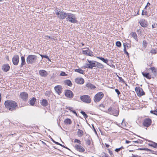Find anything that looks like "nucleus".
Segmentation results:
<instances>
[{"mask_svg":"<svg viewBox=\"0 0 157 157\" xmlns=\"http://www.w3.org/2000/svg\"><path fill=\"white\" fill-rule=\"evenodd\" d=\"M4 105L6 108L10 111H14L18 108L17 103L14 101L6 100L5 101Z\"/></svg>","mask_w":157,"mask_h":157,"instance_id":"f257e3e1","label":"nucleus"},{"mask_svg":"<svg viewBox=\"0 0 157 157\" xmlns=\"http://www.w3.org/2000/svg\"><path fill=\"white\" fill-rule=\"evenodd\" d=\"M55 11L57 17L62 20L66 18L68 13H66L63 10L58 8L55 9Z\"/></svg>","mask_w":157,"mask_h":157,"instance_id":"f03ea898","label":"nucleus"},{"mask_svg":"<svg viewBox=\"0 0 157 157\" xmlns=\"http://www.w3.org/2000/svg\"><path fill=\"white\" fill-rule=\"evenodd\" d=\"M66 20L72 23H77L78 22L75 15L71 13H68Z\"/></svg>","mask_w":157,"mask_h":157,"instance_id":"7ed1b4c3","label":"nucleus"},{"mask_svg":"<svg viewBox=\"0 0 157 157\" xmlns=\"http://www.w3.org/2000/svg\"><path fill=\"white\" fill-rule=\"evenodd\" d=\"M37 56L35 55H29L26 59V62L28 64H32L35 62Z\"/></svg>","mask_w":157,"mask_h":157,"instance_id":"20e7f679","label":"nucleus"},{"mask_svg":"<svg viewBox=\"0 0 157 157\" xmlns=\"http://www.w3.org/2000/svg\"><path fill=\"white\" fill-rule=\"evenodd\" d=\"M104 96V94L101 92L97 93L94 98V100L95 102H99Z\"/></svg>","mask_w":157,"mask_h":157,"instance_id":"39448f33","label":"nucleus"},{"mask_svg":"<svg viewBox=\"0 0 157 157\" xmlns=\"http://www.w3.org/2000/svg\"><path fill=\"white\" fill-rule=\"evenodd\" d=\"M80 98L82 101L86 103H90L91 101V99L88 95H85L81 96L80 97Z\"/></svg>","mask_w":157,"mask_h":157,"instance_id":"423d86ee","label":"nucleus"},{"mask_svg":"<svg viewBox=\"0 0 157 157\" xmlns=\"http://www.w3.org/2000/svg\"><path fill=\"white\" fill-rule=\"evenodd\" d=\"M87 61L89 63H86V65L84 67V68L92 69L93 67H96L95 61H91L88 59Z\"/></svg>","mask_w":157,"mask_h":157,"instance_id":"0eeeda50","label":"nucleus"},{"mask_svg":"<svg viewBox=\"0 0 157 157\" xmlns=\"http://www.w3.org/2000/svg\"><path fill=\"white\" fill-rule=\"evenodd\" d=\"M135 91L138 96L141 97L145 94V93L143 90L140 87H136L135 88Z\"/></svg>","mask_w":157,"mask_h":157,"instance_id":"6e6552de","label":"nucleus"},{"mask_svg":"<svg viewBox=\"0 0 157 157\" xmlns=\"http://www.w3.org/2000/svg\"><path fill=\"white\" fill-rule=\"evenodd\" d=\"M151 123L152 121L151 119L146 118L144 120L143 124L144 126L148 127L151 125Z\"/></svg>","mask_w":157,"mask_h":157,"instance_id":"1a4fd4ad","label":"nucleus"},{"mask_svg":"<svg viewBox=\"0 0 157 157\" xmlns=\"http://www.w3.org/2000/svg\"><path fill=\"white\" fill-rule=\"evenodd\" d=\"M20 97L22 100L25 101H26L28 99V94L26 92H23L20 93Z\"/></svg>","mask_w":157,"mask_h":157,"instance_id":"9d476101","label":"nucleus"},{"mask_svg":"<svg viewBox=\"0 0 157 157\" xmlns=\"http://www.w3.org/2000/svg\"><path fill=\"white\" fill-rule=\"evenodd\" d=\"M12 62L14 65H18L19 62V56L18 55H15L12 58Z\"/></svg>","mask_w":157,"mask_h":157,"instance_id":"9b49d317","label":"nucleus"},{"mask_svg":"<svg viewBox=\"0 0 157 157\" xmlns=\"http://www.w3.org/2000/svg\"><path fill=\"white\" fill-rule=\"evenodd\" d=\"M65 94L66 97L70 98H72L74 96V94L70 90H66L65 92Z\"/></svg>","mask_w":157,"mask_h":157,"instance_id":"f8f14e48","label":"nucleus"},{"mask_svg":"<svg viewBox=\"0 0 157 157\" xmlns=\"http://www.w3.org/2000/svg\"><path fill=\"white\" fill-rule=\"evenodd\" d=\"M74 147L76 150L80 152H84L85 151V149L80 145L76 144Z\"/></svg>","mask_w":157,"mask_h":157,"instance_id":"ddd939ff","label":"nucleus"},{"mask_svg":"<svg viewBox=\"0 0 157 157\" xmlns=\"http://www.w3.org/2000/svg\"><path fill=\"white\" fill-rule=\"evenodd\" d=\"M10 68V67L8 64H4L2 66V70L5 72L8 71Z\"/></svg>","mask_w":157,"mask_h":157,"instance_id":"4468645a","label":"nucleus"},{"mask_svg":"<svg viewBox=\"0 0 157 157\" xmlns=\"http://www.w3.org/2000/svg\"><path fill=\"white\" fill-rule=\"evenodd\" d=\"M87 50H83L82 53L83 54H85L90 56H93V52L91 51L89 48H87Z\"/></svg>","mask_w":157,"mask_h":157,"instance_id":"2eb2a0df","label":"nucleus"},{"mask_svg":"<svg viewBox=\"0 0 157 157\" xmlns=\"http://www.w3.org/2000/svg\"><path fill=\"white\" fill-rule=\"evenodd\" d=\"M54 89L58 94H60L62 92V88L61 86L58 85L55 87Z\"/></svg>","mask_w":157,"mask_h":157,"instance_id":"dca6fc26","label":"nucleus"},{"mask_svg":"<svg viewBox=\"0 0 157 157\" xmlns=\"http://www.w3.org/2000/svg\"><path fill=\"white\" fill-rule=\"evenodd\" d=\"M39 74L42 77H45L48 75V73L46 71L44 70H41L39 71Z\"/></svg>","mask_w":157,"mask_h":157,"instance_id":"f3484780","label":"nucleus"},{"mask_svg":"<svg viewBox=\"0 0 157 157\" xmlns=\"http://www.w3.org/2000/svg\"><path fill=\"white\" fill-rule=\"evenodd\" d=\"M139 23L142 27L144 28L147 27V22L145 20L143 19L140 20Z\"/></svg>","mask_w":157,"mask_h":157,"instance_id":"a211bd4d","label":"nucleus"},{"mask_svg":"<svg viewBox=\"0 0 157 157\" xmlns=\"http://www.w3.org/2000/svg\"><path fill=\"white\" fill-rule=\"evenodd\" d=\"M75 82L77 84H82L84 82V79L82 78H77L75 79Z\"/></svg>","mask_w":157,"mask_h":157,"instance_id":"6ab92c4d","label":"nucleus"},{"mask_svg":"<svg viewBox=\"0 0 157 157\" xmlns=\"http://www.w3.org/2000/svg\"><path fill=\"white\" fill-rule=\"evenodd\" d=\"M36 98L34 97L32 98L28 102L29 103L30 105L34 106L36 102Z\"/></svg>","mask_w":157,"mask_h":157,"instance_id":"aec40b11","label":"nucleus"},{"mask_svg":"<svg viewBox=\"0 0 157 157\" xmlns=\"http://www.w3.org/2000/svg\"><path fill=\"white\" fill-rule=\"evenodd\" d=\"M142 74L144 77L147 78L149 79L151 78V76L150 75L149 73L142 72Z\"/></svg>","mask_w":157,"mask_h":157,"instance_id":"412c9836","label":"nucleus"},{"mask_svg":"<svg viewBox=\"0 0 157 157\" xmlns=\"http://www.w3.org/2000/svg\"><path fill=\"white\" fill-rule=\"evenodd\" d=\"M41 105L44 107L46 106L48 104V101L45 99H43L40 102Z\"/></svg>","mask_w":157,"mask_h":157,"instance_id":"4be33fe9","label":"nucleus"},{"mask_svg":"<svg viewBox=\"0 0 157 157\" xmlns=\"http://www.w3.org/2000/svg\"><path fill=\"white\" fill-rule=\"evenodd\" d=\"M119 111L116 109H114L112 113L110 114L116 116H117L119 114Z\"/></svg>","mask_w":157,"mask_h":157,"instance_id":"5701e85b","label":"nucleus"},{"mask_svg":"<svg viewBox=\"0 0 157 157\" xmlns=\"http://www.w3.org/2000/svg\"><path fill=\"white\" fill-rule=\"evenodd\" d=\"M86 86L88 88L91 89H94L96 88V86L90 83H87L86 85Z\"/></svg>","mask_w":157,"mask_h":157,"instance_id":"b1692460","label":"nucleus"},{"mask_svg":"<svg viewBox=\"0 0 157 157\" xmlns=\"http://www.w3.org/2000/svg\"><path fill=\"white\" fill-rule=\"evenodd\" d=\"M96 63V67L98 68L102 69L104 68V65L101 63H100L98 62H95Z\"/></svg>","mask_w":157,"mask_h":157,"instance_id":"393cba45","label":"nucleus"},{"mask_svg":"<svg viewBox=\"0 0 157 157\" xmlns=\"http://www.w3.org/2000/svg\"><path fill=\"white\" fill-rule=\"evenodd\" d=\"M21 63L20 65V67H22L23 65H25L26 64V63L25 60V57L23 56L21 57Z\"/></svg>","mask_w":157,"mask_h":157,"instance_id":"a878e982","label":"nucleus"},{"mask_svg":"<svg viewBox=\"0 0 157 157\" xmlns=\"http://www.w3.org/2000/svg\"><path fill=\"white\" fill-rule=\"evenodd\" d=\"M96 58L97 59H98L101 60L103 62L107 64V63L108 62V60L107 59H105L103 57L99 56H97Z\"/></svg>","mask_w":157,"mask_h":157,"instance_id":"bb28decb","label":"nucleus"},{"mask_svg":"<svg viewBox=\"0 0 157 157\" xmlns=\"http://www.w3.org/2000/svg\"><path fill=\"white\" fill-rule=\"evenodd\" d=\"M64 82L65 84L70 87L72 86V83L71 81L70 80L67 79L65 80Z\"/></svg>","mask_w":157,"mask_h":157,"instance_id":"cd10ccee","label":"nucleus"},{"mask_svg":"<svg viewBox=\"0 0 157 157\" xmlns=\"http://www.w3.org/2000/svg\"><path fill=\"white\" fill-rule=\"evenodd\" d=\"M64 122L66 124H70L72 123V121L70 119L67 118L64 120Z\"/></svg>","mask_w":157,"mask_h":157,"instance_id":"c85d7f7f","label":"nucleus"},{"mask_svg":"<svg viewBox=\"0 0 157 157\" xmlns=\"http://www.w3.org/2000/svg\"><path fill=\"white\" fill-rule=\"evenodd\" d=\"M78 131L77 132V135L78 136L81 137L83 135V131L79 129H78Z\"/></svg>","mask_w":157,"mask_h":157,"instance_id":"c756f323","label":"nucleus"},{"mask_svg":"<svg viewBox=\"0 0 157 157\" xmlns=\"http://www.w3.org/2000/svg\"><path fill=\"white\" fill-rule=\"evenodd\" d=\"M75 71L76 72H77L82 74H84V71L80 68L75 69Z\"/></svg>","mask_w":157,"mask_h":157,"instance_id":"7c9ffc66","label":"nucleus"},{"mask_svg":"<svg viewBox=\"0 0 157 157\" xmlns=\"http://www.w3.org/2000/svg\"><path fill=\"white\" fill-rule=\"evenodd\" d=\"M132 37H133L136 40V41H138L137 36L136 33L133 32L132 33Z\"/></svg>","mask_w":157,"mask_h":157,"instance_id":"2f4dec72","label":"nucleus"},{"mask_svg":"<svg viewBox=\"0 0 157 157\" xmlns=\"http://www.w3.org/2000/svg\"><path fill=\"white\" fill-rule=\"evenodd\" d=\"M51 139L52 141L54 143L56 144L59 145L64 148H66L65 146H64L63 145L61 144H60L58 142L55 141L52 138H51Z\"/></svg>","mask_w":157,"mask_h":157,"instance_id":"473e14b6","label":"nucleus"},{"mask_svg":"<svg viewBox=\"0 0 157 157\" xmlns=\"http://www.w3.org/2000/svg\"><path fill=\"white\" fill-rule=\"evenodd\" d=\"M150 69L151 71L154 74H157V71L155 67H151Z\"/></svg>","mask_w":157,"mask_h":157,"instance_id":"72a5a7b5","label":"nucleus"},{"mask_svg":"<svg viewBox=\"0 0 157 157\" xmlns=\"http://www.w3.org/2000/svg\"><path fill=\"white\" fill-rule=\"evenodd\" d=\"M147 42L145 40L143 41V46L144 48H145L147 46Z\"/></svg>","mask_w":157,"mask_h":157,"instance_id":"f704fd0d","label":"nucleus"},{"mask_svg":"<svg viewBox=\"0 0 157 157\" xmlns=\"http://www.w3.org/2000/svg\"><path fill=\"white\" fill-rule=\"evenodd\" d=\"M40 55L42 59L43 58H45L48 60L49 61H50V59L49 58L48 56L47 55H42L39 54Z\"/></svg>","mask_w":157,"mask_h":157,"instance_id":"c9c22d12","label":"nucleus"},{"mask_svg":"<svg viewBox=\"0 0 157 157\" xmlns=\"http://www.w3.org/2000/svg\"><path fill=\"white\" fill-rule=\"evenodd\" d=\"M80 113L84 116L85 118H87L88 115L85 112L83 111H81Z\"/></svg>","mask_w":157,"mask_h":157,"instance_id":"e433bc0d","label":"nucleus"},{"mask_svg":"<svg viewBox=\"0 0 157 157\" xmlns=\"http://www.w3.org/2000/svg\"><path fill=\"white\" fill-rule=\"evenodd\" d=\"M150 113L151 114H153L157 116V108L155 110H151L150 111Z\"/></svg>","mask_w":157,"mask_h":157,"instance_id":"4c0bfd02","label":"nucleus"},{"mask_svg":"<svg viewBox=\"0 0 157 157\" xmlns=\"http://www.w3.org/2000/svg\"><path fill=\"white\" fill-rule=\"evenodd\" d=\"M116 46L118 47H120L121 46V44L119 41H117L116 43Z\"/></svg>","mask_w":157,"mask_h":157,"instance_id":"58836bf2","label":"nucleus"},{"mask_svg":"<svg viewBox=\"0 0 157 157\" xmlns=\"http://www.w3.org/2000/svg\"><path fill=\"white\" fill-rule=\"evenodd\" d=\"M150 52L152 54H155L157 53V51L155 49H152L151 50Z\"/></svg>","mask_w":157,"mask_h":157,"instance_id":"ea45409f","label":"nucleus"},{"mask_svg":"<svg viewBox=\"0 0 157 157\" xmlns=\"http://www.w3.org/2000/svg\"><path fill=\"white\" fill-rule=\"evenodd\" d=\"M101 157H109L108 155L105 152H103L101 155Z\"/></svg>","mask_w":157,"mask_h":157,"instance_id":"a19ab883","label":"nucleus"},{"mask_svg":"<svg viewBox=\"0 0 157 157\" xmlns=\"http://www.w3.org/2000/svg\"><path fill=\"white\" fill-rule=\"evenodd\" d=\"M148 14L147 12V11H144V10H143L142 12L141 15H147Z\"/></svg>","mask_w":157,"mask_h":157,"instance_id":"79ce46f5","label":"nucleus"},{"mask_svg":"<svg viewBox=\"0 0 157 157\" xmlns=\"http://www.w3.org/2000/svg\"><path fill=\"white\" fill-rule=\"evenodd\" d=\"M86 144L87 145H90L91 142H90V140L89 139H86Z\"/></svg>","mask_w":157,"mask_h":157,"instance_id":"37998d69","label":"nucleus"},{"mask_svg":"<svg viewBox=\"0 0 157 157\" xmlns=\"http://www.w3.org/2000/svg\"><path fill=\"white\" fill-rule=\"evenodd\" d=\"M117 76L120 81L124 83V84H126L125 82L124 81V80L122 79L121 77H120L118 76Z\"/></svg>","mask_w":157,"mask_h":157,"instance_id":"c03bdc74","label":"nucleus"},{"mask_svg":"<svg viewBox=\"0 0 157 157\" xmlns=\"http://www.w3.org/2000/svg\"><path fill=\"white\" fill-rule=\"evenodd\" d=\"M60 75L61 76H67V75L63 71H62L60 73Z\"/></svg>","mask_w":157,"mask_h":157,"instance_id":"a18cd8bd","label":"nucleus"},{"mask_svg":"<svg viewBox=\"0 0 157 157\" xmlns=\"http://www.w3.org/2000/svg\"><path fill=\"white\" fill-rule=\"evenodd\" d=\"M81 141L80 140H78V139H75V140H74V143H78L80 144H81Z\"/></svg>","mask_w":157,"mask_h":157,"instance_id":"49530a36","label":"nucleus"},{"mask_svg":"<svg viewBox=\"0 0 157 157\" xmlns=\"http://www.w3.org/2000/svg\"><path fill=\"white\" fill-rule=\"evenodd\" d=\"M99 107L100 108V109L101 110L103 109H104L105 108V106L104 104H101L99 105Z\"/></svg>","mask_w":157,"mask_h":157,"instance_id":"de8ad7c7","label":"nucleus"},{"mask_svg":"<svg viewBox=\"0 0 157 157\" xmlns=\"http://www.w3.org/2000/svg\"><path fill=\"white\" fill-rule=\"evenodd\" d=\"M66 109H68V110H70V111L71 112L73 110L72 109H73V108L72 107H67L66 108Z\"/></svg>","mask_w":157,"mask_h":157,"instance_id":"09e8293b","label":"nucleus"},{"mask_svg":"<svg viewBox=\"0 0 157 157\" xmlns=\"http://www.w3.org/2000/svg\"><path fill=\"white\" fill-rule=\"evenodd\" d=\"M115 90L117 94V95H118L121 94V92H120L118 89H115Z\"/></svg>","mask_w":157,"mask_h":157,"instance_id":"8fccbe9b","label":"nucleus"},{"mask_svg":"<svg viewBox=\"0 0 157 157\" xmlns=\"http://www.w3.org/2000/svg\"><path fill=\"white\" fill-rule=\"evenodd\" d=\"M113 109H113L112 107H110L108 109V111L109 112H110V113H112Z\"/></svg>","mask_w":157,"mask_h":157,"instance_id":"3c124183","label":"nucleus"},{"mask_svg":"<svg viewBox=\"0 0 157 157\" xmlns=\"http://www.w3.org/2000/svg\"><path fill=\"white\" fill-rule=\"evenodd\" d=\"M152 143H153V147L154 148H156L157 147V143L152 142Z\"/></svg>","mask_w":157,"mask_h":157,"instance_id":"603ef678","label":"nucleus"},{"mask_svg":"<svg viewBox=\"0 0 157 157\" xmlns=\"http://www.w3.org/2000/svg\"><path fill=\"white\" fill-rule=\"evenodd\" d=\"M143 148V150H145V151H150V152H151V150L150 149H149L147 148L144 147V148Z\"/></svg>","mask_w":157,"mask_h":157,"instance_id":"864d4df0","label":"nucleus"},{"mask_svg":"<svg viewBox=\"0 0 157 157\" xmlns=\"http://www.w3.org/2000/svg\"><path fill=\"white\" fill-rule=\"evenodd\" d=\"M152 28H155L157 27V24H154L152 25Z\"/></svg>","mask_w":157,"mask_h":157,"instance_id":"5fc2aeb1","label":"nucleus"},{"mask_svg":"<svg viewBox=\"0 0 157 157\" xmlns=\"http://www.w3.org/2000/svg\"><path fill=\"white\" fill-rule=\"evenodd\" d=\"M150 3H149V2H148L147 3V5L145 6L144 8V10H146L147 6H150Z\"/></svg>","mask_w":157,"mask_h":157,"instance_id":"6e6d98bb","label":"nucleus"},{"mask_svg":"<svg viewBox=\"0 0 157 157\" xmlns=\"http://www.w3.org/2000/svg\"><path fill=\"white\" fill-rule=\"evenodd\" d=\"M121 149V147H120V148H116L115 149V151L116 152H118L120 151Z\"/></svg>","mask_w":157,"mask_h":157,"instance_id":"4d7b16f0","label":"nucleus"},{"mask_svg":"<svg viewBox=\"0 0 157 157\" xmlns=\"http://www.w3.org/2000/svg\"><path fill=\"white\" fill-rule=\"evenodd\" d=\"M151 153L157 155V151L151 150Z\"/></svg>","mask_w":157,"mask_h":157,"instance_id":"13d9d810","label":"nucleus"},{"mask_svg":"<svg viewBox=\"0 0 157 157\" xmlns=\"http://www.w3.org/2000/svg\"><path fill=\"white\" fill-rule=\"evenodd\" d=\"M108 150L109 152V154L111 155H113V153H112V151H111L109 149H108Z\"/></svg>","mask_w":157,"mask_h":157,"instance_id":"bf43d9fd","label":"nucleus"},{"mask_svg":"<svg viewBox=\"0 0 157 157\" xmlns=\"http://www.w3.org/2000/svg\"><path fill=\"white\" fill-rule=\"evenodd\" d=\"M124 53L125 54H126L127 55V56L128 57H129V53H128V52L127 51L124 52Z\"/></svg>","mask_w":157,"mask_h":157,"instance_id":"052dcab7","label":"nucleus"},{"mask_svg":"<svg viewBox=\"0 0 157 157\" xmlns=\"http://www.w3.org/2000/svg\"><path fill=\"white\" fill-rule=\"evenodd\" d=\"M72 112L73 113L77 115V113L76 112V111L75 110H73Z\"/></svg>","mask_w":157,"mask_h":157,"instance_id":"680f3d73","label":"nucleus"},{"mask_svg":"<svg viewBox=\"0 0 157 157\" xmlns=\"http://www.w3.org/2000/svg\"><path fill=\"white\" fill-rule=\"evenodd\" d=\"M130 142H131V141L128 140H126V141H125V143L126 144H128L129 143H130Z\"/></svg>","mask_w":157,"mask_h":157,"instance_id":"e2e57ef3","label":"nucleus"},{"mask_svg":"<svg viewBox=\"0 0 157 157\" xmlns=\"http://www.w3.org/2000/svg\"><path fill=\"white\" fill-rule=\"evenodd\" d=\"M127 45V43H124L123 44L124 47H124H126V46Z\"/></svg>","mask_w":157,"mask_h":157,"instance_id":"0e129e2a","label":"nucleus"},{"mask_svg":"<svg viewBox=\"0 0 157 157\" xmlns=\"http://www.w3.org/2000/svg\"><path fill=\"white\" fill-rule=\"evenodd\" d=\"M148 145L150 146L153 147V143L152 144H148Z\"/></svg>","mask_w":157,"mask_h":157,"instance_id":"69168bd1","label":"nucleus"},{"mask_svg":"<svg viewBox=\"0 0 157 157\" xmlns=\"http://www.w3.org/2000/svg\"><path fill=\"white\" fill-rule=\"evenodd\" d=\"M133 142H134V143H139V142L138 140H137V141H132Z\"/></svg>","mask_w":157,"mask_h":157,"instance_id":"338daca9","label":"nucleus"},{"mask_svg":"<svg viewBox=\"0 0 157 157\" xmlns=\"http://www.w3.org/2000/svg\"><path fill=\"white\" fill-rule=\"evenodd\" d=\"M105 145L106 147H109V145H108L106 144H105Z\"/></svg>","mask_w":157,"mask_h":157,"instance_id":"774afa93","label":"nucleus"}]
</instances>
